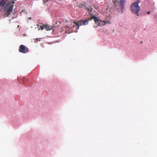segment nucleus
I'll list each match as a JSON object with an SVG mask.
<instances>
[{"mask_svg": "<svg viewBox=\"0 0 157 157\" xmlns=\"http://www.w3.org/2000/svg\"><path fill=\"white\" fill-rule=\"evenodd\" d=\"M0 6L1 7H5L4 11V13L3 15L4 17H8L10 14V3H6V1L2 0L0 2Z\"/></svg>", "mask_w": 157, "mask_h": 157, "instance_id": "f257e3e1", "label": "nucleus"}, {"mask_svg": "<svg viewBox=\"0 0 157 157\" xmlns=\"http://www.w3.org/2000/svg\"><path fill=\"white\" fill-rule=\"evenodd\" d=\"M140 2V0H137L132 3L130 7L131 12L133 13L136 14L138 16L139 15V12L140 10V7L139 5V4Z\"/></svg>", "mask_w": 157, "mask_h": 157, "instance_id": "f03ea898", "label": "nucleus"}, {"mask_svg": "<svg viewBox=\"0 0 157 157\" xmlns=\"http://www.w3.org/2000/svg\"><path fill=\"white\" fill-rule=\"evenodd\" d=\"M90 21L88 18L87 19H85L83 20H80L76 22H74V23L77 26L78 28V29L80 26L82 25H86L88 23L89 21Z\"/></svg>", "mask_w": 157, "mask_h": 157, "instance_id": "7ed1b4c3", "label": "nucleus"}, {"mask_svg": "<svg viewBox=\"0 0 157 157\" xmlns=\"http://www.w3.org/2000/svg\"><path fill=\"white\" fill-rule=\"evenodd\" d=\"M29 49L28 48L23 45H21L19 48V51L22 53H26L28 52Z\"/></svg>", "mask_w": 157, "mask_h": 157, "instance_id": "20e7f679", "label": "nucleus"}, {"mask_svg": "<svg viewBox=\"0 0 157 157\" xmlns=\"http://www.w3.org/2000/svg\"><path fill=\"white\" fill-rule=\"evenodd\" d=\"M125 0H120L119 3L120 5V7L122 10L124 8V5L125 3Z\"/></svg>", "mask_w": 157, "mask_h": 157, "instance_id": "39448f33", "label": "nucleus"}, {"mask_svg": "<svg viewBox=\"0 0 157 157\" xmlns=\"http://www.w3.org/2000/svg\"><path fill=\"white\" fill-rule=\"evenodd\" d=\"M45 28L46 29L47 31L50 30L51 29L53 30L54 27H52L51 26H50L48 25H45Z\"/></svg>", "mask_w": 157, "mask_h": 157, "instance_id": "423d86ee", "label": "nucleus"}, {"mask_svg": "<svg viewBox=\"0 0 157 157\" xmlns=\"http://www.w3.org/2000/svg\"><path fill=\"white\" fill-rule=\"evenodd\" d=\"M83 7H85V8L86 7V3L85 2H83V3H80L78 6L79 8H83Z\"/></svg>", "mask_w": 157, "mask_h": 157, "instance_id": "0eeeda50", "label": "nucleus"}, {"mask_svg": "<svg viewBox=\"0 0 157 157\" xmlns=\"http://www.w3.org/2000/svg\"><path fill=\"white\" fill-rule=\"evenodd\" d=\"M14 3V2L10 0V13H12V11L13 9V4Z\"/></svg>", "mask_w": 157, "mask_h": 157, "instance_id": "6e6552de", "label": "nucleus"}, {"mask_svg": "<svg viewBox=\"0 0 157 157\" xmlns=\"http://www.w3.org/2000/svg\"><path fill=\"white\" fill-rule=\"evenodd\" d=\"M95 24H98V26L99 25V24L100 23V22H101L100 20H99L97 17L94 20Z\"/></svg>", "mask_w": 157, "mask_h": 157, "instance_id": "1a4fd4ad", "label": "nucleus"}, {"mask_svg": "<svg viewBox=\"0 0 157 157\" xmlns=\"http://www.w3.org/2000/svg\"><path fill=\"white\" fill-rule=\"evenodd\" d=\"M17 14L16 13V12H14L11 15L13 19L17 17Z\"/></svg>", "mask_w": 157, "mask_h": 157, "instance_id": "9d476101", "label": "nucleus"}, {"mask_svg": "<svg viewBox=\"0 0 157 157\" xmlns=\"http://www.w3.org/2000/svg\"><path fill=\"white\" fill-rule=\"evenodd\" d=\"M86 9L90 13V14H91L90 13H91L93 10L92 8L90 7V8H88L87 7H86Z\"/></svg>", "mask_w": 157, "mask_h": 157, "instance_id": "9b49d317", "label": "nucleus"}, {"mask_svg": "<svg viewBox=\"0 0 157 157\" xmlns=\"http://www.w3.org/2000/svg\"><path fill=\"white\" fill-rule=\"evenodd\" d=\"M90 14L91 15V17L90 18H88L90 20V21L92 19L94 20L95 18H96V17L94 15L92 16L91 14Z\"/></svg>", "mask_w": 157, "mask_h": 157, "instance_id": "f8f14e48", "label": "nucleus"}, {"mask_svg": "<svg viewBox=\"0 0 157 157\" xmlns=\"http://www.w3.org/2000/svg\"><path fill=\"white\" fill-rule=\"evenodd\" d=\"M40 27L41 30H42L44 29H45V25H40Z\"/></svg>", "mask_w": 157, "mask_h": 157, "instance_id": "ddd939ff", "label": "nucleus"}, {"mask_svg": "<svg viewBox=\"0 0 157 157\" xmlns=\"http://www.w3.org/2000/svg\"><path fill=\"white\" fill-rule=\"evenodd\" d=\"M150 13V11H148V12H147V14H149Z\"/></svg>", "mask_w": 157, "mask_h": 157, "instance_id": "4468645a", "label": "nucleus"}, {"mask_svg": "<svg viewBox=\"0 0 157 157\" xmlns=\"http://www.w3.org/2000/svg\"><path fill=\"white\" fill-rule=\"evenodd\" d=\"M114 3V4H115V3H116V1L115 2H114V1L113 2Z\"/></svg>", "mask_w": 157, "mask_h": 157, "instance_id": "2eb2a0df", "label": "nucleus"}, {"mask_svg": "<svg viewBox=\"0 0 157 157\" xmlns=\"http://www.w3.org/2000/svg\"><path fill=\"white\" fill-rule=\"evenodd\" d=\"M25 11V10H22V11Z\"/></svg>", "mask_w": 157, "mask_h": 157, "instance_id": "dca6fc26", "label": "nucleus"}, {"mask_svg": "<svg viewBox=\"0 0 157 157\" xmlns=\"http://www.w3.org/2000/svg\"><path fill=\"white\" fill-rule=\"evenodd\" d=\"M104 24H105V21H104Z\"/></svg>", "mask_w": 157, "mask_h": 157, "instance_id": "f3484780", "label": "nucleus"}, {"mask_svg": "<svg viewBox=\"0 0 157 157\" xmlns=\"http://www.w3.org/2000/svg\"><path fill=\"white\" fill-rule=\"evenodd\" d=\"M29 19H31V18H29Z\"/></svg>", "mask_w": 157, "mask_h": 157, "instance_id": "a211bd4d", "label": "nucleus"}]
</instances>
